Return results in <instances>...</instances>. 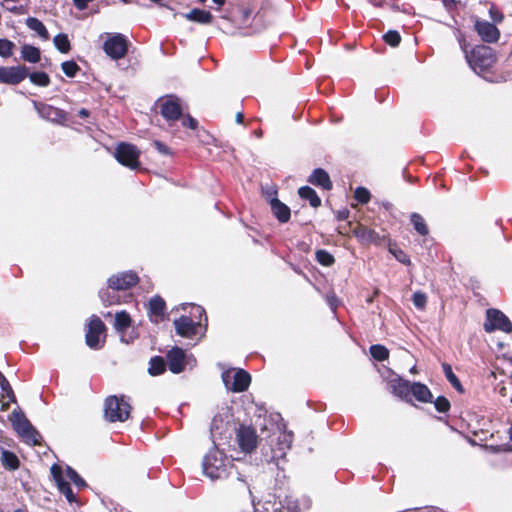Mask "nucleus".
Listing matches in <instances>:
<instances>
[{"instance_id":"f257e3e1","label":"nucleus","mask_w":512,"mask_h":512,"mask_svg":"<svg viewBox=\"0 0 512 512\" xmlns=\"http://www.w3.org/2000/svg\"><path fill=\"white\" fill-rule=\"evenodd\" d=\"M230 465L231 461L223 451L213 447L203 458V474L211 480L222 479L228 475Z\"/></svg>"},{"instance_id":"f03ea898","label":"nucleus","mask_w":512,"mask_h":512,"mask_svg":"<svg viewBox=\"0 0 512 512\" xmlns=\"http://www.w3.org/2000/svg\"><path fill=\"white\" fill-rule=\"evenodd\" d=\"M51 474L57 484L60 492L67 498L69 502L75 500V496L70 488L69 482H73L77 487H85V481L77 474V472L69 466L63 469L60 465L54 464L51 467Z\"/></svg>"},{"instance_id":"7ed1b4c3","label":"nucleus","mask_w":512,"mask_h":512,"mask_svg":"<svg viewBox=\"0 0 512 512\" xmlns=\"http://www.w3.org/2000/svg\"><path fill=\"white\" fill-rule=\"evenodd\" d=\"M466 59L471 69L477 74L491 68L496 61L493 50L484 45L473 48L469 54H466Z\"/></svg>"},{"instance_id":"20e7f679","label":"nucleus","mask_w":512,"mask_h":512,"mask_svg":"<svg viewBox=\"0 0 512 512\" xmlns=\"http://www.w3.org/2000/svg\"><path fill=\"white\" fill-rule=\"evenodd\" d=\"M291 443L292 434L276 427L273 434L269 436V445L271 447L270 461L276 462L279 465V461L284 459L287 451L290 449Z\"/></svg>"},{"instance_id":"39448f33","label":"nucleus","mask_w":512,"mask_h":512,"mask_svg":"<svg viewBox=\"0 0 512 512\" xmlns=\"http://www.w3.org/2000/svg\"><path fill=\"white\" fill-rule=\"evenodd\" d=\"M222 380L227 390L244 392L251 383V376L243 369L230 368L222 372Z\"/></svg>"},{"instance_id":"423d86ee","label":"nucleus","mask_w":512,"mask_h":512,"mask_svg":"<svg viewBox=\"0 0 512 512\" xmlns=\"http://www.w3.org/2000/svg\"><path fill=\"white\" fill-rule=\"evenodd\" d=\"M130 410L124 397L110 396L105 401V417L110 422H124L129 418Z\"/></svg>"},{"instance_id":"0eeeda50","label":"nucleus","mask_w":512,"mask_h":512,"mask_svg":"<svg viewBox=\"0 0 512 512\" xmlns=\"http://www.w3.org/2000/svg\"><path fill=\"white\" fill-rule=\"evenodd\" d=\"M11 422L16 432L26 443L32 445L40 443V434L33 428V426L23 414L19 412H13L11 415Z\"/></svg>"},{"instance_id":"6e6552de","label":"nucleus","mask_w":512,"mask_h":512,"mask_svg":"<svg viewBox=\"0 0 512 512\" xmlns=\"http://www.w3.org/2000/svg\"><path fill=\"white\" fill-rule=\"evenodd\" d=\"M103 50L111 59L119 60L127 54L128 41L120 33L107 34V38L103 43Z\"/></svg>"},{"instance_id":"1a4fd4ad","label":"nucleus","mask_w":512,"mask_h":512,"mask_svg":"<svg viewBox=\"0 0 512 512\" xmlns=\"http://www.w3.org/2000/svg\"><path fill=\"white\" fill-rule=\"evenodd\" d=\"M105 325L97 316H92L86 331V344L92 349H99L105 338Z\"/></svg>"},{"instance_id":"9d476101","label":"nucleus","mask_w":512,"mask_h":512,"mask_svg":"<svg viewBox=\"0 0 512 512\" xmlns=\"http://www.w3.org/2000/svg\"><path fill=\"white\" fill-rule=\"evenodd\" d=\"M139 155L140 152L138 149L134 145L128 143H120L116 147L114 153V156L119 163L131 169H135L139 166Z\"/></svg>"},{"instance_id":"9b49d317","label":"nucleus","mask_w":512,"mask_h":512,"mask_svg":"<svg viewBox=\"0 0 512 512\" xmlns=\"http://www.w3.org/2000/svg\"><path fill=\"white\" fill-rule=\"evenodd\" d=\"M168 366L171 372L178 374L182 372L187 365L193 366L195 359L192 355H186L185 352L178 347H174L167 354Z\"/></svg>"},{"instance_id":"f8f14e48","label":"nucleus","mask_w":512,"mask_h":512,"mask_svg":"<svg viewBox=\"0 0 512 512\" xmlns=\"http://www.w3.org/2000/svg\"><path fill=\"white\" fill-rule=\"evenodd\" d=\"M484 328L487 332L497 329L509 333L512 331V323L501 311L489 309L487 311V321L484 324Z\"/></svg>"},{"instance_id":"ddd939ff","label":"nucleus","mask_w":512,"mask_h":512,"mask_svg":"<svg viewBox=\"0 0 512 512\" xmlns=\"http://www.w3.org/2000/svg\"><path fill=\"white\" fill-rule=\"evenodd\" d=\"M236 440L241 451L245 453H251L258 444L256 431L250 426H240L236 432Z\"/></svg>"},{"instance_id":"4468645a","label":"nucleus","mask_w":512,"mask_h":512,"mask_svg":"<svg viewBox=\"0 0 512 512\" xmlns=\"http://www.w3.org/2000/svg\"><path fill=\"white\" fill-rule=\"evenodd\" d=\"M174 326L177 334L185 338H192L202 330L201 321H195L190 316H181L176 319Z\"/></svg>"},{"instance_id":"2eb2a0df","label":"nucleus","mask_w":512,"mask_h":512,"mask_svg":"<svg viewBox=\"0 0 512 512\" xmlns=\"http://www.w3.org/2000/svg\"><path fill=\"white\" fill-rule=\"evenodd\" d=\"M28 77V68L25 66L0 67V83L17 85Z\"/></svg>"},{"instance_id":"dca6fc26","label":"nucleus","mask_w":512,"mask_h":512,"mask_svg":"<svg viewBox=\"0 0 512 512\" xmlns=\"http://www.w3.org/2000/svg\"><path fill=\"white\" fill-rule=\"evenodd\" d=\"M161 115L167 121L178 120L182 116V108L179 99L174 96H167L160 100Z\"/></svg>"},{"instance_id":"f3484780","label":"nucleus","mask_w":512,"mask_h":512,"mask_svg":"<svg viewBox=\"0 0 512 512\" xmlns=\"http://www.w3.org/2000/svg\"><path fill=\"white\" fill-rule=\"evenodd\" d=\"M34 107L43 119L57 124H63L66 121V113L57 107L38 102H34Z\"/></svg>"},{"instance_id":"a211bd4d","label":"nucleus","mask_w":512,"mask_h":512,"mask_svg":"<svg viewBox=\"0 0 512 512\" xmlns=\"http://www.w3.org/2000/svg\"><path fill=\"white\" fill-rule=\"evenodd\" d=\"M138 281V277L133 272H122L112 275L108 279L109 288L115 290H126L134 286Z\"/></svg>"},{"instance_id":"6ab92c4d","label":"nucleus","mask_w":512,"mask_h":512,"mask_svg":"<svg viewBox=\"0 0 512 512\" xmlns=\"http://www.w3.org/2000/svg\"><path fill=\"white\" fill-rule=\"evenodd\" d=\"M475 29L481 39L488 43L496 42L499 39L500 33L497 27L488 21H479L475 23Z\"/></svg>"},{"instance_id":"aec40b11","label":"nucleus","mask_w":512,"mask_h":512,"mask_svg":"<svg viewBox=\"0 0 512 512\" xmlns=\"http://www.w3.org/2000/svg\"><path fill=\"white\" fill-rule=\"evenodd\" d=\"M412 383L400 377L391 379L388 382L389 390L396 396L408 400Z\"/></svg>"},{"instance_id":"412c9836","label":"nucleus","mask_w":512,"mask_h":512,"mask_svg":"<svg viewBox=\"0 0 512 512\" xmlns=\"http://www.w3.org/2000/svg\"><path fill=\"white\" fill-rule=\"evenodd\" d=\"M148 312H149V317L152 322L158 323L161 320H163L164 312H165L164 300L159 296L153 297L149 301Z\"/></svg>"},{"instance_id":"4be33fe9","label":"nucleus","mask_w":512,"mask_h":512,"mask_svg":"<svg viewBox=\"0 0 512 512\" xmlns=\"http://www.w3.org/2000/svg\"><path fill=\"white\" fill-rule=\"evenodd\" d=\"M270 206L274 216L281 222L286 223L290 219V208L277 198H271Z\"/></svg>"},{"instance_id":"5701e85b","label":"nucleus","mask_w":512,"mask_h":512,"mask_svg":"<svg viewBox=\"0 0 512 512\" xmlns=\"http://www.w3.org/2000/svg\"><path fill=\"white\" fill-rule=\"evenodd\" d=\"M309 182L313 185L320 186L325 190H330L332 188V182L328 173L321 169H315L311 176L309 177Z\"/></svg>"},{"instance_id":"b1692460","label":"nucleus","mask_w":512,"mask_h":512,"mask_svg":"<svg viewBox=\"0 0 512 512\" xmlns=\"http://www.w3.org/2000/svg\"><path fill=\"white\" fill-rule=\"evenodd\" d=\"M183 16L189 21L200 24H210L213 19V16L209 11L198 8L192 9L190 12L183 14Z\"/></svg>"},{"instance_id":"393cba45","label":"nucleus","mask_w":512,"mask_h":512,"mask_svg":"<svg viewBox=\"0 0 512 512\" xmlns=\"http://www.w3.org/2000/svg\"><path fill=\"white\" fill-rule=\"evenodd\" d=\"M413 395L420 402H430L432 399V393L429 388L419 382H414L410 388V395Z\"/></svg>"},{"instance_id":"a878e982","label":"nucleus","mask_w":512,"mask_h":512,"mask_svg":"<svg viewBox=\"0 0 512 512\" xmlns=\"http://www.w3.org/2000/svg\"><path fill=\"white\" fill-rule=\"evenodd\" d=\"M21 57L30 63H37L40 60V50L31 45H23L21 48Z\"/></svg>"},{"instance_id":"bb28decb","label":"nucleus","mask_w":512,"mask_h":512,"mask_svg":"<svg viewBox=\"0 0 512 512\" xmlns=\"http://www.w3.org/2000/svg\"><path fill=\"white\" fill-rule=\"evenodd\" d=\"M0 460L2 465L9 470H16L19 467L18 457L10 451L3 450Z\"/></svg>"},{"instance_id":"cd10ccee","label":"nucleus","mask_w":512,"mask_h":512,"mask_svg":"<svg viewBox=\"0 0 512 512\" xmlns=\"http://www.w3.org/2000/svg\"><path fill=\"white\" fill-rule=\"evenodd\" d=\"M299 196L303 199H307L312 207H318L321 204V200L316 192L309 186L301 187L298 191Z\"/></svg>"},{"instance_id":"c85d7f7f","label":"nucleus","mask_w":512,"mask_h":512,"mask_svg":"<svg viewBox=\"0 0 512 512\" xmlns=\"http://www.w3.org/2000/svg\"><path fill=\"white\" fill-rule=\"evenodd\" d=\"M26 25L31 30L35 31L41 38L47 40L49 38V34L43 23L34 17H29L26 20Z\"/></svg>"},{"instance_id":"c756f323","label":"nucleus","mask_w":512,"mask_h":512,"mask_svg":"<svg viewBox=\"0 0 512 512\" xmlns=\"http://www.w3.org/2000/svg\"><path fill=\"white\" fill-rule=\"evenodd\" d=\"M131 324V318L125 311L117 312L115 315L114 328L118 332L126 330Z\"/></svg>"},{"instance_id":"7c9ffc66","label":"nucleus","mask_w":512,"mask_h":512,"mask_svg":"<svg viewBox=\"0 0 512 512\" xmlns=\"http://www.w3.org/2000/svg\"><path fill=\"white\" fill-rule=\"evenodd\" d=\"M371 356L377 361H384L389 357V350L383 345H372L370 347Z\"/></svg>"},{"instance_id":"2f4dec72","label":"nucleus","mask_w":512,"mask_h":512,"mask_svg":"<svg viewBox=\"0 0 512 512\" xmlns=\"http://www.w3.org/2000/svg\"><path fill=\"white\" fill-rule=\"evenodd\" d=\"M411 223L413 224L414 229L421 235L428 234V228L423 217L417 213H413L410 217Z\"/></svg>"},{"instance_id":"473e14b6","label":"nucleus","mask_w":512,"mask_h":512,"mask_svg":"<svg viewBox=\"0 0 512 512\" xmlns=\"http://www.w3.org/2000/svg\"><path fill=\"white\" fill-rule=\"evenodd\" d=\"M165 362L161 357H154L150 361L149 373L153 376L160 375L165 371Z\"/></svg>"},{"instance_id":"72a5a7b5","label":"nucleus","mask_w":512,"mask_h":512,"mask_svg":"<svg viewBox=\"0 0 512 512\" xmlns=\"http://www.w3.org/2000/svg\"><path fill=\"white\" fill-rule=\"evenodd\" d=\"M28 76L30 81L37 86L46 87L50 83V78L45 72L28 73Z\"/></svg>"},{"instance_id":"f704fd0d","label":"nucleus","mask_w":512,"mask_h":512,"mask_svg":"<svg viewBox=\"0 0 512 512\" xmlns=\"http://www.w3.org/2000/svg\"><path fill=\"white\" fill-rule=\"evenodd\" d=\"M54 45L61 53H67L70 50V42L66 34H58L54 37Z\"/></svg>"},{"instance_id":"c9c22d12","label":"nucleus","mask_w":512,"mask_h":512,"mask_svg":"<svg viewBox=\"0 0 512 512\" xmlns=\"http://www.w3.org/2000/svg\"><path fill=\"white\" fill-rule=\"evenodd\" d=\"M443 370L446 378L451 383V385L458 391L462 392V385L458 380L457 376L453 373L452 368L449 364H443Z\"/></svg>"},{"instance_id":"e433bc0d","label":"nucleus","mask_w":512,"mask_h":512,"mask_svg":"<svg viewBox=\"0 0 512 512\" xmlns=\"http://www.w3.org/2000/svg\"><path fill=\"white\" fill-rule=\"evenodd\" d=\"M316 259L321 265L326 267L331 266L335 261L331 253L322 249L316 251Z\"/></svg>"},{"instance_id":"4c0bfd02","label":"nucleus","mask_w":512,"mask_h":512,"mask_svg":"<svg viewBox=\"0 0 512 512\" xmlns=\"http://www.w3.org/2000/svg\"><path fill=\"white\" fill-rule=\"evenodd\" d=\"M15 44L8 39H0V56L10 57L13 54Z\"/></svg>"},{"instance_id":"58836bf2","label":"nucleus","mask_w":512,"mask_h":512,"mask_svg":"<svg viewBox=\"0 0 512 512\" xmlns=\"http://www.w3.org/2000/svg\"><path fill=\"white\" fill-rule=\"evenodd\" d=\"M412 302L417 309L424 310L427 304V295L417 291L412 295Z\"/></svg>"},{"instance_id":"ea45409f","label":"nucleus","mask_w":512,"mask_h":512,"mask_svg":"<svg viewBox=\"0 0 512 512\" xmlns=\"http://www.w3.org/2000/svg\"><path fill=\"white\" fill-rule=\"evenodd\" d=\"M355 235L363 241L373 242L377 238V234L373 230H367L365 228H360L355 231Z\"/></svg>"},{"instance_id":"a19ab883","label":"nucleus","mask_w":512,"mask_h":512,"mask_svg":"<svg viewBox=\"0 0 512 512\" xmlns=\"http://www.w3.org/2000/svg\"><path fill=\"white\" fill-rule=\"evenodd\" d=\"M62 71L68 77H74L79 71V66L74 61H65L61 65Z\"/></svg>"},{"instance_id":"79ce46f5","label":"nucleus","mask_w":512,"mask_h":512,"mask_svg":"<svg viewBox=\"0 0 512 512\" xmlns=\"http://www.w3.org/2000/svg\"><path fill=\"white\" fill-rule=\"evenodd\" d=\"M354 197L358 202H360L362 204H366L369 202L371 195H370V192L366 188L358 187L355 190Z\"/></svg>"},{"instance_id":"37998d69","label":"nucleus","mask_w":512,"mask_h":512,"mask_svg":"<svg viewBox=\"0 0 512 512\" xmlns=\"http://www.w3.org/2000/svg\"><path fill=\"white\" fill-rule=\"evenodd\" d=\"M384 40L387 44H389L392 47H396L399 45L401 41V37L397 31H388L384 35Z\"/></svg>"},{"instance_id":"c03bdc74","label":"nucleus","mask_w":512,"mask_h":512,"mask_svg":"<svg viewBox=\"0 0 512 512\" xmlns=\"http://www.w3.org/2000/svg\"><path fill=\"white\" fill-rule=\"evenodd\" d=\"M390 252L394 255V257L399 262H401V263H403L405 265H410L411 264L409 256L405 252H403L402 250L391 247L390 248Z\"/></svg>"},{"instance_id":"a18cd8bd","label":"nucleus","mask_w":512,"mask_h":512,"mask_svg":"<svg viewBox=\"0 0 512 512\" xmlns=\"http://www.w3.org/2000/svg\"><path fill=\"white\" fill-rule=\"evenodd\" d=\"M0 387L3 392V396H7L10 400H13L14 396L10 384L2 374H0Z\"/></svg>"},{"instance_id":"49530a36","label":"nucleus","mask_w":512,"mask_h":512,"mask_svg":"<svg viewBox=\"0 0 512 512\" xmlns=\"http://www.w3.org/2000/svg\"><path fill=\"white\" fill-rule=\"evenodd\" d=\"M435 408L439 412H447L450 408V403L445 397H438L434 402Z\"/></svg>"},{"instance_id":"de8ad7c7","label":"nucleus","mask_w":512,"mask_h":512,"mask_svg":"<svg viewBox=\"0 0 512 512\" xmlns=\"http://www.w3.org/2000/svg\"><path fill=\"white\" fill-rule=\"evenodd\" d=\"M197 121L192 118L190 115H185L182 117V125L184 127H188L190 129H196L197 128Z\"/></svg>"},{"instance_id":"09e8293b","label":"nucleus","mask_w":512,"mask_h":512,"mask_svg":"<svg viewBox=\"0 0 512 512\" xmlns=\"http://www.w3.org/2000/svg\"><path fill=\"white\" fill-rule=\"evenodd\" d=\"M191 308H192L191 313L194 317L199 316L201 318L202 315H204V313H205L204 309L201 306L191 305Z\"/></svg>"},{"instance_id":"8fccbe9b","label":"nucleus","mask_w":512,"mask_h":512,"mask_svg":"<svg viewBox=\"0 0 512 512\" xmlns=\"http://www.w3.org/2000/svg\"><path fill=\"white\" fill-rule=\"evenodd\" d=\"M154 146L162 154H168L169 153L168 147L166 145H164L163 143L159 142V141H154Z\"/></svg>"},{"instance_id":"3c124183","label":"nucleus","mask_w":512,"mask_h":512,"mask_svg":"<svg viewBox=\"0 0 512 512\" xmlns=\"http://www.w3.org/2000/svg\"><path fill=\"white\" fill-rule=\"evenodd\" d=\"M92 0H74V4L75 6L80 9V10H83L86 8L87 4L89 2H91Z\"/></svg>"},{"instance_id":"603ef678","label":"nucleus","mask_w":512,"mask_h":512,"mask_svg":"<svg viewBox=\"0 0 512 512\" xmlns=\"http://www.w3.org/2000/svg\"><path fill=\"white\" fill-rule=\"evenodd\" d=\"M490 450L492 452H498V451H510L512 450L510 445H503V446H491Z\"/></svg>"},{"instance_id":"864d4df0","label":"nucleus","mask_w":512,"mask_h":512,"mask_svg":"<svg viewBox=\"0 0 512 512\" xmlns=\"http://www.w3.org/2000/svg\"><path fill=\"white\" fill-rule=\"evenodd\" d=\"M108 293H109V292L107 291V292H102V293L100 294V297H101L102 301H103L105 304H107V305H112V304L116 303V301H115L114 299H109V298H106V297H105L106 295H108Z\"/></svg>"},{"instance_id":"5fc2aeb1","label":"nucleus","mask_w":512,"mask_h":512,"mask_svg":"<svg viewBox=\"0 0 512 512\" xmlns=\"http://www.w3.org/2000/svg\"><path fill=\"white\" fill-rule=\"evenodd\" d=\"M499 393H500V395H501L502 397H508V396H509V397H510V400H511V402H512V393L510 394V393L508 392L507 388H506L504 385H502V386H500V387H499Z\"/></svg>"},{"instance_id":"6e6d98bb","label":"nucleus","mask_w":512,"mask_h":512,"mask_svg":"<svg viewBox=\"0 0 512 512\" xmlns=\"http://www.w3.org/2000/svg\"><path fill=\"white\" fill-rule=\"evenodd\" d=\"M217 428H218L217 419L214 418V420L212 422V427H211V436L213 438V443H215V434H216V429Z\"/></svg>"},{"instance_id":"4d7b16f0","label":"nucleus","mask_w":512,"mask_h":512,"mask_svg":"<svg viewBox=\"0 0 512 512\" xmlns=\"http://www.w3.org/2000/svg\"><path fill=\"white\" fill-rule=\"evenodd\" d=\"M490 14H491V17L494 21H498L500 22L502 20V15H500L499 13L497 12H494L493 9L490 10Z\"/></svg>"},{"instance_id":"13d9d810","label":"nucleus","mask_w":512,"mask_h":512,"mask_svg":"<svg viewBox=\"0 0 512 512\" xmlns=\"http://www.w3.org/2000/svg\"><path fill=\"white\" fill-rule=\"evenodd\" d=\"M90 115L89 111L85 108L79 110V116L82 118H87Z\"/></svg>"},{"instance_id":"bf43d9fd","label":"nucleus","mask_w":512,"mask_h":512,"mask_svg":"<svg viewBox=\"0 0 512 512\" xmlns=\"http://www.w3.org/2000/svg\"><path fill=\"white\" fill-rule=\"evenodd\" d=\"M243 119H244L243 113L238 112L237 115H236V122L240 124V123L243 122Z\"/></svg>"},{"instance_id":"052dcab7","label":"nucleus","mask_w":512,"mask_h":512,"mask_svg":"<svg viewBox=\"0 0 512 512\" xmlns=\"http://www.w3.org/2000/svg\"><path fill=\"white\" fill-rule=\"evenodd\" d=\"M385 0H370V3L374 6H382Z\"/></svg>"},{"instance_id":"680f3d73","label":"nucleus","mask_w":512,"mask_h":512,"mask_svg":"<svg viewBox=\"0 0 512 512\" xmlns=\"http://www.w3.org/2000/svg\"><path fill=\"white\" fill-rule=\"evenodd\" d=\"M213 2L221 7L225 3V0H213Z\"/></svg>"},{"instance_id":"e2e57ef3","label":"nucleus","mask_w":512,"mask_h":512,"mask_svg":"<svg viewBox=\"0 0 512 512\" xmlns=\"http://www.w3.org/2000/svg\"><path fill=\"white\" fill-rule=\"evenodd\" d=\"M410 373H412V374H416V373H417L416 366H413V367L410 369Z\"/></svg>"},{"instance_id":"0e129e2a","label":"nucleus","mask_w":512,"mask_h":512,"mask_svg":"<svg viewBox=\"0 0 512 512\" xmlns=\"http://www.w3.org/2000/svg\"><path fill=\"white\" fill-rule=\"evenodd\" d=\"M509 434H510V439L512 440V427L509 430Z\"/></svg>"},{"instance_id":"69168bd1","label":"nucleus","mask_w":512,"mask_h":512,"mask_svg":"<svg viewBox=\"0 0 512 512\" xmlns=\"http://www.w3.org/2000/svg\"><path fill=\"white\" fill-rule=\"evenodd\" d=\"M254 509H255V512H260L258 507L254 506Z\"/></svg>"},{"instance_id":"338daca9","label":"nucleus","mask_w":512,"mask_h":512,"mask_svg":"<svg viewBox=\"0 0 512 512\" xmlns=\"http://www.w3.org/2000/svg\"><path fill=\"white\" fill-rule=\"evenodd\" d=\"M510 382H511V385H512V372H511V375H510Z\"/></svg>"},{"instance_id":"774afa93","label":"nucleus","mask_w":512,"mask_h":512,"mask_svg":"<svg viewBox=\"0 0 512 512\" xmlns=\"http://www.w3.org/2000/svg\"><path fill=\"white\" fill-rule=\"evenodd\" d=\"M15 512H23V511H22V510H20V509H18V510H16Z\"/></svg>"}]
</instances>
